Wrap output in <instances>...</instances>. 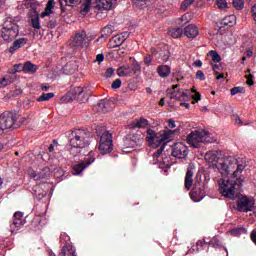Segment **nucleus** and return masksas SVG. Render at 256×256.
<instances>
[{
  "instance_id": "1",
  "label": "nucleus",
  "mask_w": 256,
  "mask_h": 256,
  "mask_svg": "<svg viewBox=\"0 0 256 256\" xmlns=\"http://www.w3.org/2000/svg\"><path fill=\"white\" fill-rule=\"evenodd\" d=\"M205 161L212 165L214 171H218L223 177L233 172L234 177L241 175L245 171L247 164L243 158H236L235 156H227L220 158L217 152H207L204 156ZM236 169V170H235Z\"/></svg>"
},
{
  "instance_id": "2",
  "label": "nucleus",
  "mask_w": 256,
  "mask_h": 256,
  "mask_svg": "<svg viewBox=\"0 0 256 256\" xmlns=\"http://www.w3.org/2000/svg\"><path fill=\"white\" fill-rule=\"evenodd\" d=\"M173 130H163L160 132H155V130L149 128L146 132V141L149 147H153L154 149L160 147L153 155V165H157V163H161L159 157L163 155V151H165V146L167 145V140L173 137Z\"/></svg>"
},
{
  "instance_id": "3",
  "label": "nucleus",
  "mask_w": 256,
  "mask_h": 256,
  "mask_svg": "<svg viewBox=\"0 0 256 256\" xmlns=\"http://www.w3.org/2000/svg\"><path fill=\"white\" fill-rule=\"evenodd\" d=\"M234 171H237V168L231 171V173H234ZM233 173L231 179L224 177L218 181L221 195L228 199H235V185L241 187V185H243V181H245V177L241 176V173L237 176L233 175Z\"/></svg>"
},
{
  "instance_id": "4",
  "label": "nucleus",
  "mask_w": 256,
  "mask_h": 256,
  "mask_svg": "<svg viewBox=\"0 0 256 256\" xmlns=\"http://www.w3.org/2000/svg\"><path fill=\"white\" fill-rule=\"evenodd\" d=\"M89 145V134L85 130H74L70 135V152L75 154V149H85Z\"/></svg>"
},
{
  "instance_id": "5",
  "label": "nucleus",
  "mask_w": 256,
  "mask_h": 256,
  "mask_svg": "<svg viewBox=\"0 0 256 256\" xmlns=\"http://www.w3.org/2000/svg\"><path fill=\"white\" fill-rule=\"evenodd\" d=\"M215 141H217V139L211 137V134L204 130L192 131L187 136V143L195 149H199L201 143H215Z\"/></svg>"
},
{
  "instance_id": "6",
  "label": "nucleus",
  "mask_w": 256,
  "mask_h": 256,
  "mask_svg": "<svg viewBox=\"0 0 256 256\" xmlns=\"http://www.w3.org/2000/svg\"><path fill=\"white\" fill-rule=\"evenodd\" d=\"M18 35L19 25L15 23V20H13V18L6 19L2 28V39H4V41H7V43H11V41H13V39H15Z\"/></svg>"
},
{
  "instance_id": "7",
  "label": "nucleus",
  "mask_w": 256,
  "mask_h": 256,
  "mask_svg": "<svg viewBox=\"0 0 256 256\" xmlns=\"http://www.w3.org/2000/svg\"><path fill=\"white\" fill-rule=\"evenodd\" d=\"M19 115L17 112L6 111L0 115V129H17Z\"/></svg>"
},
{
  "instance_id": "8",
  "label": "nucleus",
  "mask_w": 256,
  "mask_h": 256,
  "mask_svg": "<svg viewBox=\"0 0 256 256\" xmlns=\"http://www.w3.org/2000/svg\"><path fill=\"white\" fill-rule=\"evenodd\" d=\"M98 149L102 155H107L113 150V135L108 131H105L100 136V144Z\"/></svg>"
},
{
  "instance_id": "9",
  "label": "nucleus",
  "mask_w": 256,
  "mask_h": 256,
  "mask_svg": "<svg viewBox=\"0 0 256 256\" xmlns=\"http://www.w3.org/2000/svg\"><path fill=\"white\" fill-rule=\"evenodd\" d=\"M60 243L63 246L59 256H77L75 247L71 245V242H69V235L62 233L60 235Z\"/></svg>"
},
{
  "instance_id": "10",
  "label": "nucleus",
  "mask_w": 256,
  "mask_h": 256,
  "mask_svg": "<svg viewBox=\"0 0 256 256\" xmlns=\"http://www.w3.org/2000/svg\"><path fill=\"white\" fill-rule=\"evenodd\" d=\"M178 85H173L172 89H168V93H170V99H174L175 101H189L191 99V90L177 89Z\"/></svg>"
},
{
  "instance_id": "11",
  "label": "nucleus",
  "mask_w": 256,
  "mask_h": 256,
  "mask_svg": "<svg viewBox=\"0 0 256 256\" xmlns=\"http://www.w3.org/2000/svg\"><path fill=\"white\" fill-rule=\"evenodd\" d=\"M89 43H91V39L87 37V32H85V30L77 32L72 41L73 47H78L80 49H87Z\"/></svg>"
},
{
  "instance_id": "12",
  "label": "nucleus",
  "mask_w": 256,
  "mask_h": 256,
  "mask_svg": "<svg viewBox=\"0 0 256 256\" xmlns=\"http://www.w3.org/2000/svg\"><path fill=\"white\" fill-rule=\"evenodd\" d=\"M255 207V199L247 196H242L237 203V210L243 213H248V211H253Z\"/></svg>"
},
{
  "instance_id": "13",
  "label": "nucleus",
  "mask_w": 256,
  "mask_h": 256,
  "mask_svg": "<svg viewBox=\"0 0 256 256\" xmlns=\"http://www.w3.org/2000/svg\"><path fill=\"white\" fill-rule=\"evenodd\" d=\"M91 163H95V157H93V152H90L88 157L84 158L83 161L73 166V175H81V173H83L86 167H89Z\"/></svg>"
},
{
  "instance_id": "14",
  "label": "nucleus",
  "mask_w": 256,
  "mask_h": 256,
  "mask_svg": "<svg viewBox=\"0 0 256 256\" xmlns=\"http://www.w3.org/2000/svg\"><path fill=\"white\" fill-rule=\"evenodd\" d=\"M188 155L189 148L185 144L179 142L172 147V156L176 159H187Z\"/></svg>"
},
{
  "instance_id": "15",
  "label": "nucleus",
  "mask_w": 256,
  "mask_h": 256,
  "mask_svg": "<svg viewBox=\"0 0 256 256\" xmlns=\"http://www.w3.org/2000/svg\"><path fill=\"white\" fill-rule=\"evenodd\" d=\"M25 225V220H23V212H15L10 222L11 233H17L21 227Z\"/></svg>"
},
{
  "instance_id": "16",
  "label": "nucleus",
  "mask_w": 256,
  "mask_h": 256,
  "mask_svg": "<svg viewBox=\"0 0 256 256\" xmlns=\"http://www.w3.org/2000/svg\"><path fill=\"white\" fill-rule=\"evenodd\" d=\"M127 37H129V32H123L121 34H117L110 39V47L111 49H117V47H121L125 41H127Z\"/></svg>"
},
{
  "instance_id": "17",
  "label": "nucleus",
  "mask_w": 256,
  "mask_h": 256,
  "mask_svg": "<svg viewBox=\"0 0 256 256\" xmlns=\"http://www.w3.org/2000/svg\"><path fill=\"white\" fill-rule=\"evenodd\" d=\"M28 174L31 179H34L35 181H41V179H46V177H49L51 175V170L49 169V167H45L42 169L41 172L29 170Z\"/></svg>"
},
{
  "instance_id": "18",
  "label": "nucleus",
  "mask_w": 256,
  "mask_h": 256,
  "mask_svg": "<svg viewBox=\"0 0 256 256\" xmlns=\"http://www.w3.org/2000/svg\"><path fill=\"white\" fill-rule=\"evenodd\" d=\"M141 143H143L141 136L139 134H132L125 142V149H135V147H139Z\"/></svg>"
},
{
  "instance_id": "19",
  "label": "nucleus",
  "mask_w": 256,
  "mask_h": 256,
  "mask_svg": "<svg viewBox=\"0 0 256 256\" xmlns=\"http://www.w3.org/2000/svg\"><path fill=\"white\" fill-rule=\"evenodd\" d=\"M97 9L99 11H111L112 7H115L117 0H96Z\"/></svg>"
},
{
  "instance_id": "20",
  "label": "nucleus",
  "mask_w": 256,
  "mask_h": 256,
  "mask_svg": "<svg viewBox=\"0 0 256 256\" xmlns=\"http://www.w3.org/2000/svg\"><path fill=\"white\" fill-rule=\"evenodd\" d=\"M193 175H195V166H189L186 172L184 186L187 191L193 187Z\"/></svg>"
},
{
  "instance_id": "21",
  "label": "nucleus",
  "mask_w": 256,
  "mask_h": 256,
  "mask_svg": "<svg viewBox=\"0 0 256 256\" xmlns=\"http://www.w3.org/2000/svg\"><path fill=\"white\" fill-rule=\"evenodd\" d=\"M184 35L188 39H195V37L199 35V28H197L194 24H190L184 28Z\"/></svg>"
},
{
  "instance_id": "22",
  "label": "nucleus",
  "mask_w": 256,
  "mask_h": 256,
  "mask_svg": "<svg viewBox=\"0 0 256 256\" xmlns=\"http://www.w3.org/2000/svg\"><path fill=\"white\" fill-rule=\"evenodd\" d=\"M24 6L26 7V9H31V11H33L34 16L38 17L39 15V11H37L39 9V7H41V3L37 2V0H26L24 1Z\"/></svg>"
},
{
  "instance_id": "23",
  "label": "nucleus",
  "mask_w": 256,
  "mask_h": 256,
  "mask_svg": "<svg viewBox=\"0 0 256 256\" xmlns=\"http://www.w3.org/2000/svg\"><path fill=\"white\" fill-rule=\"evenodd\" d=\"M149 125V120L145 118H140L139 120H135L131 124L128 125L129 129H145Z\"/></svg>"
},
{
  "instance_id": "24",
  "label": "nucleus",
  "mask_w": 256,
  "mask_h": 256,
  "mask_svg": "<svg viewBox=\"0 0 256 256\" xmlns=\"http://www.w3.org/2000/svg\"><path fill=\"white\" fill-rule=\"evenodd\" d=\"M190 197L194 203H199V201L205 199V190H197V187H194L190 193Z\"/></svg>"
},
{
  "instance_id": "25",
  "label": "nucleus",
  "mask_w": 256,
  "mask_h": 256,
  "mask_svg": "<svg viewBox=\"0 0 256 256\" xmlns=\"http://www.w3.org/2000/svg\"><path fill=\"white\" fill-rule=\"evenodd\" d=\"M27 38H19L13 42V45L9 48V53H14L17 49H21V47H25L27 45Z\"/></svg>"
},
{
  "instance_id": "26",
  "label": "nucleus",
  "mask_w": 256,
  "mask_h": 256,
  "mask_svg": "<svg viewBox=\"0 0 256 256\" xmlns=\"http://www.w3.org/2000/svg\"><path fill=\"white\" fill-rule=\"evenodd\" d=\"M116 73L118 75V77H129V75H131V73H133V68L131 67V65H124L119 67L116 70Z\"/></svg>"
},
{
  "instance_id": "27",
  "label": "nucleus",
  "mask_w": 256,
  "mask_h": 256,
  "mask_svg": "<svg viewBox=\"0 0 256 256\" xmlns=\"http://www.w3.org/2000/svg\"><path fill=\"white\" fill-rule=\"evenodd\" d=\"M157 73L159 77H162L163 79L167 78L169 75H171V67L167 65H160L157 68Z\"/></svg>"
},
{
  "instance_id": "28",
  "label": "nucleus",
  "mask_w": 256,
  "mask_h": 256,
  "mask_svg": "<svg viewBox=\"0 0 256 256\" xmlns=\"http://www.w3.org/2000/svg\"><path fill=\"white\" fill-rule=\"evenodd\" d=\"M235 23H237V17L235 15L226 16L221 21V25H224V27H233Z\"/></svg>"
},
{
  "instance_id": "29",
  "label": "nucleus",
  "mask_w": 256,
  "mask_h": 256,
  "mask_svg": "<svg viewBox=\"0 0 256 256\" xmlns=\"http://www.w3.org/2000/svg\"><path fill=\"white\" fill-rule=\"evenodd\" d=\"M228 235H232V237H241V235H247V229L245 227H237L229 230Z\"/></svg>"
},
{
  "instance_id": "30",
  "label": "nucleus",
  "mask_w": 256,
  "mask_h": 256,
  "mask_svg": "<svg viewBox=\"0 0 256 256\" xmlns=\"http://www.w3.org/2000/svg\"><path fill=\"white\" fill-rule=\"evenodd\" d=\"M55 8V1L49 0L46 4V9L42 12V17H49L50 14L53 13V9Z\"/></svg>"
},
{
  "instance_id": "31",
  "label": "nucleus",
  "mask_w": 256,
  "mask_h": 256,
  "mask_svg": "<svg viewBox=\"0 0 256 256\" xmlns=\"http://www.w3.org/2000/svg\"><path fill=\"white\" fill-rule=\"evenodd\" d=\"M208 245L214 247V249H221L223 247V242L219 236H214L211 241L208 242Z\"/></svg>"
},
{
  "instance_id": "32",
  "label": "nucleus",
  "mask_w": 256,
  "mask_h": 256,
  "mask_svg": "<svg viewBox=\"0 0 256 256\" xmlns=\"http://www.w3.org/2000/svg\"><path fill=\"white\" fill-rule=\"evenodd\" d=\"M23 71L25 73H37V65L31 63V61H27L23 65Z\"/></svg>"
},
{
  "instance_id": "33",
  "label": "nucleus",
  "mask_w": 256,
  "mask_h": 256,
  "mask_svg": "<svg viewBox=\"0 0 256 256\" xmlns=\"http://www.w3.org/2000/svg\"><path fill=\"white\" fill-rule=\"evenodd\" d=\"M110 35H113V26L107 25L102 29V34L99 39H107ZM99 39L97 41H99Z\"/></svg>"
},
{
  "instance_id": "34",
  "label": "nucleus",
  "mask_w": 256,
  "mask_h": 256,
  "mask_svg": "<svg viewBox=\"0 0 256 256\" xmlns=\"http://www.w3.org/2000/svg\"><path fill=\"white\" fill-rule=\"evenodd\" d=\"M61 7H73L75 5H79L81 0H59Z\"/></svg>"
},
{
  "instance_id": "35",
  "label": "nucleus",
  "mask_w": 256,
  "mask_h": 256,
  "mask_svg": "<svg viewBox=\"0 0 256 256\" xmlns=\"http://www.w3.org/2000/svg\"><path fill=\"white\" fill-rule=\"evenodd\" d=\"M169 35L173 37V39H179L183 35V29L178 27V28H171L169 30Z\"/></svg>"
},
{
  "instance_id": "36",
  "label": "nucleus",
  "mask_w": 256,
  "mask_h": 256,
  "mask_svg": "<svg viewBox=\"0 0 256 256\" xmlns=\"http://www.w3.org/2000/svg\"><path fill=\"white\" fill-rule=\"evenodd\" d=\"M190 97L193 99L192 104L195 105V103H199L201 101V93L197 92L195 88H192L190 90Z\"/></svg>"
},
{
  "instance_id": "37",
  "label": "nucleus",
  "mask_w": 256,
  "mask_h": 256,
  "mask_svg": "<svg viewBox=\"0 0 256 256\" xmlns=\"http://www.w3.org/2000/svg\"><path fill=\"white\" fill-rule=\"evenodd\" d=\"M11 83H13V78L10 75L3 77L0 80V89H5V87H7V85H11Z\"/></svg>"
},
{
  "instance_id": "38",
  "label": "nucleus",
  "mask_w": 256,
  "mask_h": 256,
  "mask_svg": "<svg viewBox=\"0 0 256 256\" xmlns=\"http://www.w3.org/2000/svg\"><path fill=\"white\" fill-rule=\"evenodd\" d=\"M93 0H85L84 4L81 8V14L82 15H87V13H89V11L91 10V2Z\"/></svg>"
},
{
  "instance_id": "39",
  "label": "nucleus",
  "mask_w": 256,
  "mask_h": 256,
  "mask_svg": "<svg viewBox=\"0 0 256 256\" xmlns=\"http://www.w3.org/2000/svg\"><path fill=\"white\" fill-rule=\"evenodd\" d=\"M55 97V93L50 92V93H42V95L37 98V101L41 103L42 101H49L50 99H53Z\"/></svg>"
},
{
  "instance_id": "40",
  "label": "nucleus",
  "mask_w": 256,
  "mask_h": 256,
  "mask_svg": "<svg viewBox=\"0 0 256 256\" xmlns=\"http://www.w3.org/2000/svg\"><path fill=\"white\" fill-rule=\"evenodd\" d=\"M209 55H210V57H212L213 63H221V55H219V53H217V51L211 50L209 52Z\"/></svg>"
},
{
  "instance_id": "41",
  "label": "nucleus",
  "mask_w": 256,
  "mask_h": 256,
  "mask_svg": "<svg viewBox=\"0 0 256 256\" xmlns=\"http://www.w3.org/2000/svg\"><path fill=\"white\" fill-rule=\"evenodd\" d=\"M233 7L237 9V11H241L245 7V1L244 0H233L232 2Z\"/></svg>"
},
{
  "instance_id": "42",
  "label": "nucleus",
  "mask_w": 256,
  "mask_h": 256,
  "mask_svg": "<svg viewBox=\"0 0 256 256\" xmlns=\"http://www.w3.org/2000/svg\"><path fill=\"white\" fill-rule=\"evenodd\" d=\"M193 3H195V0H184L180 6L181 11H187Z\"/></svg>"
},
{
  "instance_id": "43",
  "label": "nucleus",
  "mask_w": 256,
  "mask_h": 256,
  "mask_svg": "<svg viewBox=\"0 0 256 256\" xmlns=\"http://www.w3.org/2000/svg\"><path fill=\"white\" fill-rule=\"evenodd\" d=\"M98 111L100 113H107V101L106 100H100L98 103Z\"/></svg>"
},
{
  "instance_id": "44",
  "label": "nucleus",
  "mask_w": 256,
  "mask_h": 256,
  "mask_svg": "<svg viewBox=\"0 0 256 256\" xmlns=\"http://www.w3.org/2000/svg\"><path fill=\"white\" fill-rule=\"evenodd\" d=\"M207 245H209V242H207V240H198L196 243L197 251H203V249H205Z\"/></svg>"
},
{
  "instance_id": "45",
  "label": "nucleus",
  "mask_w": 256,
  "mask_h": 256,
  "mask_svg": "<svg viewBox=\"0 0 256 256\" xmlns=\"http://www.w3.org/2000/svg\"><path fill=\"white\" fill-rule=\"evenodd\" d=\"M160 61H162V63H167V61H169V57H170V54H169V51H164V52H161L160 54Z\"/></svg>"
},
{
  "instance_id": "46",
  "label": "nucleus",
  "mask_w": 256,
  "mask_h": 256,
  "mask_svg": "<svg viewBox=\"0 0 256 256\" xmlns=\"http://www.w3.org/2000/svg\"><path fill=\"white\" fill-rule=\"evenodd\" d=\"M231 95H237V93H245V88L243 87H234L230 90Z\"/></svg>"
},
{
  "instance_id": "47",
  "label": "nucleus",
  "mask_w": 256,
  "mask_h": 256,
  "mask_svg": "<svg viewBox=\"0 0 256 256\" xmlns=\"http://www.w3.org/2000/svg\"><path fill=\"white\" fill-rule=\"evenodd\" d=\"M216 3L218 8H220L222 11L227 9V0H217Z\"/></svg>"
},
{
  "instance_id": "48",
  "label": "nucleus",
  "mask_w": 256,
  "mask_h": 256,
  "mask_svg": "<svg viewBox=\"0 0 256 256\" xmlns=\"http://www.w3.org/2000/svg\"><path fill=\"white\" fill-rule=\"evenodd\" d=\"M32 27L34 29H41V23L39 22V18L32 19Z\"/></svg>"
},
{
  "instance_id": "49",
  "label": "nucleus",
  "mask_w": 256,
  "mask_h": 256,
  "mask_svg": "<svg viewBox=\"0 0 256 256\" xmlns=\"http://www.w3.org/2000/svg\"><path fill=\"white\" fill-rule=\"evenodd\" d=\"M232 121L235 123V125H243V121H241V118L236 114L232 115Z\"/></svg>"
},
{
  "instance_id": "50",
  "label": "nucleus",
  "mask_w": 256,
  "mask_h": 256,
  "mask_svg": "<svg viewBox=\"0 0 256 256\" xmlns=\"http://www.w3.org/2000/svg\"><path fill=\"white\" fill-rule=\"evenodd\" d=\"M122 85L121 79H116L112 82V89H119Z\"/></svg>"
},
{
  "instance_id": "51",
  "label": "nucleus",
  "mask_w": 256,
  "mask_h": 256,
  "mask_svg": "<svg viewBox=\"0 0 256 256\" xmlns=\"http://www.w3.org/2000/svg\"><path fill=\"white\" fill-rule=\"evenodd\" d=\"M196 79H198L199 81H205V73H203V71L198 70L196 72Z\"/></svg>"
},
{
  "instance_id": "52",
  "label": "nucleus",
  "mask_w": 256,
  "mask_h": 256,
  "mask_svg": "<svg viewBox=\"0 0 256 256\" xmlns=\"http://www.w3.org/2000/svg\"><path fill=\"white\" fill-rule=\"evenodd\" d=\"M132 68V73H139L141 72V66L137 63L130 65Z\"/></svg>"
},
{
  "instance_id": "53",
  "label": "nucleus",
  "mask_w": 256,
  "mask_h": 256,
  "mask_svg": "<svg viewBox=\"0 0 256 256\" xmlns=\"http://www.w3.org/2000/svg\"><path fill=\"white\" fill-rule=\"evenodd\" d=\"M103 61H105V55L103 53L98 54L96 56L95 62L98 63L99 65H101V63H103Z\"/></svg>"
},
{
  "instance_id": "54",
  "label": "nucleus",
  "mask_w": 256,
  "mask_h": 256,
  "mask_svg": "<svg viewBox=\"0 0 256 256\" xmlns=\"http://www.w3.org/2000/svg\"><path fill=\"white\" fill-rule=\"evenodd\" d=\"M246 79H247L246 81L247 85H249L250 87L255 85V82L253 81V74L247 75Z\"/></svg>"
},
{
  "instance_id": "55",
  "label": "nucleus",
  "mask_w": 256,
  "mask_h": 256,
  "mask_svg": "<svg viewBox=\"0 0 256 256\" xmlns=\"http://www.w3.org/2000/svg\"><path fill=\"white\" fill-rule=\"evenodd\" d=\"M113 75H115V69L108 68L105 72V77L109 78V77H113Z\"/></svg>"
},
{
  "instance_id": "56",
  "label": "nucleus",
  "mask_w": 256,
  "mask_h": 256,
  "mask_svg": "<svg viewBox=\"0 0 256 256\" xmlns=\"http://www.w3.org/2000/svg\"><path fill=\"white\" fill-rule=\"evenodd\" d=\"M74 93H75L74 99L76 97H79V95H81L83 93V87H76V88H74Z\"/></svg>"
},
{
  "instance_id": "57",
  "label": "nucleus",
  "mask_w": 256,
  "mask_h": 256,
  "mask_svg": "<svg viewBox=\"0 0 256 256\" xmlns=\"http://www.w3.org/2000/svg\"><path fill=\"white\" fill-rule=\"evenodd\" d=\"M152 62H153V56L152 55H148V56L144 57L145 65H151Z\"/></svg>"
},
{
  "instance_id": "58",
  "label": "nucleus",
  "mask_w": 256,
  "mask_h": 256,
  "mask_svg": "<svg viewBox=\"0 0 256 256\" xmlns=\"http://www.w3.org/2000/svg\"><path fill=\"white\" fill-rule=\"evenodd\" d=\"M168 127H169L170 129H175V128L177 127V125L175 124V121L169 120V121H168Z\"/></svg>"
},
{
  "instance_id": "59",
  "label": "nucleus",
  "mask_w": 256,
  "mask_h": 256,
  "mask_svg": "<svg viewBox=\"0 0 256 256\" xmlns=\"http://www.w3.org/2000/svg\"><path fill=\"white\" fill-rule=\"evenodd\" d=\"M250 237H251L253 243L256 244V230H253V231H252Z\"/></svg>"
},
{
  "instance_id": "60",
  "label": "nucleus",
  "mask_w": 256,
  "mask_h": 256,
  "mask_svg": "<svg viewBox=\"0 0 256 256\" xmlns=\"http://www.w3.org/2000/svg\"><path fill=\"white\" fill-rule=\"evenodd\" d=\"M194 67H202L203 66V62H201V60H196L193 63Z\"/></svg>"
},
{
  "instance_id": "61",
  "label": "nucleus",
  "mask_w": 256,
  "mask_h": 256,
  "mask_svg": "<svg viewBox=\"0 0 256 256\" xmlns=\"http://www.w3.org/2000/svg\"><path fill=\"white\" fill-rule=\"evenodd\" d=\"M212 69H213V71L217 74V73H219V65H217V64H212Z\"/></svg>"
},
{
  "instance_id": "62",
  "label": "nucleus",
  "mask_w": 256,
  "mask_h": 256,
  "mask_svg": "<svg viewBox=\"0 0 256 256\" xmlns=\"http://www.w3.org/2000/svg\"><path fill=\"white\" fill-rule=\"evenodd\" d=\"M180 107H185L186 109H189V107H191V104H189L187 102H181Z\"/></svg>"
},
{
  "instance_id": "63",
  "label": "nucleus",
  "mask_w": 256,
  "mask_h": 256,
  "mask_svg": "<svg viewBox=\"0 0 256 256\" xmlns=\"http://www.w3.org/2000/svg\"><path fill=\"white\" fill-rule=\"evenodd\" d=\"M169 159L168 158H162L163 165H166V167H171V165L168 164Z\"/></svg>"
},
{
  "instance_id": "64",
  "label": "nucleus",
  "mask_w": 256,
  "mask_h": 256,
  "mask_svg": "<svg viewBox=\"0 0 256 256\" xmlns=\"http://www.w3.org/2000/svg\"><path fill=\"white\" fill-rule=\"evenodd\" d=\"M14 69H15L16 71H19L20 69H23V65H22V64H15V65H14Z\"/></svg>"
}]
</instances>
